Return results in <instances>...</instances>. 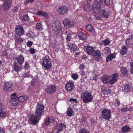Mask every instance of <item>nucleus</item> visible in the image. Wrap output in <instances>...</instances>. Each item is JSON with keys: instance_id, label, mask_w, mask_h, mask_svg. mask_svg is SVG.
<instances>
[{"instance_id": "nucleus-51", "label": "nucleus", "mask_w": 133, "mask_h": 133, "mask_svg": "<svg viewBox=\"0 0 133 133\" xmlns=\"http://www.w3.org/2000/svg\"><path fill=\"white\" fill-rule=\"evenodd\" d=\"M29 51L30 53L32 54H33L35 52H36V50L32 48H30L29 50Z\"/></svg>"}, {"instance_id": "nucleus-3", "label": "nucleus", "mask_w": 133, "mask_h": 133, "mask_svg": "<svg viewBox=\"0 0 133 133\" xmlns=\"http://www.w3.org/2000/svg\"><path fill=\"white\" fill-rule=\"evenodd\" d=\"M41 63L42 67L45 69L48 70L51 68V60L49 56H46L43 57Z\"/></svg>"}, {"instance_id": "nucleus-8", "label": "nucleus", "mask_w": 133, "mask_h": 133, "mask_svg": "<svg viewBox=\"0 0 133 133\" xmlns=\"http://www.w3.org/2000/svg\"><path fill=\"white\" fill-rule=\"evenodd\" d=\"M91 56L92 58L96 61H98L101 57V54L99 50H95Z\"/></svg>"}, {"instance_id": "nucleus-54", "label": "nucleus", "mask_w": 133, "mask_h": 133, "mask_svg": "<svg viewBox=\"0 0 133 133\" xmlns=\"http://www.w3.org/2000/svg\"><path fill=\"white\" fill-rule=\"evenodd\" d=\"M115 105L118 106L120 104V102L118 99H116L115 101Z\"/></svg>"}, {"instance_id": "nucleus-39", "label": "nucleus", "mask_w": 133, "mask_h": 133, "mask_svg": "<svg viewBox=\"0 0 133 133\" xmlns=\"http://www.w3.org/2000/svg\"><path fill=\"white\" fill-rule=\"evenodd\" d=\"M87 30L90 32H94V30L91 25H88L87 26Z\"/></svg>"}, {"instance_id": "nucleus-38", "label": "nucleus", "mask_w": 133, "mask_h": 133, "mask_svg": "<svg viewBox=\"0 0 133 133\" xmlns=\"http://www.w3.org/2000/svg\"><path fill=\"white\" fill-rule=\"evenodd\" d=\"M110 41L108 38H107L103 41V44L105 46L109 45L110 43Z\"/></svg>"}, {"instance_id": "nucleus-37", "label": "nucleus", "mask_w": 133, "mask_h": 133, "mask_svg": "<svg viewBox=\"0 0 133 133\" xmlns=\"http://www.w3.org/2000/svg\"><path fill=\"white\" fill-rule=\"evenodd\" d=\"M37 14L38 15H42L45 18L48 17V16L46 13L42 11H38L37 13Z\"/></svg>"}, {"instance_id": "nucleus-33", "label": "nucleus", "mask_w": 133, "mask_h": 133, "mask_svg": "<svg viewBox=\"0 0 133 133\" xmlns=\"http://www.w3.org/2000/svg\"><path fill=\"white\" fill-rule=\"evenodd\" d=\"M116 56L114 54H110L106 58L107 61V62L110 61L113 58L115 57Z\"/></svg>"}, {"instance_id": "nucleus-63", "label": "nucleus", "mask_w": 133, "mask_h": 133, "mask_svg": "<svg viewBox=\"0 0 133 133\" xmlns=\"http://www.w3.org/2000/svg\"><path fill=\"white\" fill-rule=\"evenodd\" d=\"M34 0H27L25 2V3L27 4L28 3L30 2H32L34 1Z\"/></svg>"}, {"instance_id": "nucleus-18", "label": "nucleus", "mask_w": 133, "mask_h": 133, "mask_svg": "<svg viewBox=\"0 0 133 133\" xmlns=\"http://www.w3.org/2000/svg\"><path fill=\"white\" fill-rule=\"evenodd\" d=\"M66 89L68 91H71L74 88V84L73 82H68L65 85Z\"/></svg>"}, {"instance_id": "nucleus-11", "label": "nucleus", "mask_w": 133, "mask_h": 133, "mask_svg": "<svg viewBox=\"0 0 133 133\" xmlns=\"http://www.w3.org/2000/svg\"><path fill=\"white\" fill-rule=\"evenodd\" d=\"M68 10L66 6H63L59 7L57 10V11L58 14L62 15L65 14Z\"/></svg>"}, {"instance_id": "nucleus-32", "label": "nucleus", "mask_w": 133, "mask_h": 133, "mask_svg": "<svg viewBox=\"0 0 133 133\" xmlns=\"http://www.w3.org/2000/svg\"><path fill=\"white\" fill-rule=\"evenodd\" d=\"M96 4H95L92 6V8L93 9V12L94 13L97 14L100 12L99 9L97 6Z\"/></svg>"}, {"instance_id": "nucleus-52", "label": "nucleus", "mask_w": 133, "mask_h": 133, "mask_svg": "<svg viewBox=\"0 0 133 133\" xmlns=\"http://www.w3.org/2000/svg\"><path fill=\"white\" fill-rule=\"evenodd\" d=\"M95 2L97 4L101 5L103 3L102 0H95Z\"/></svg>"}, {"instance_id": "nucleus-46", "label": "nucleus", "mask_w": 133, "mask_h": 133, "mask_svg": "<svg viewBox=\"0 0 133 133\" xmlns=\"http://www.w3.org/2000/svg\"><path fill=\"white\" fill-rule=\"evenodd\" d=\"M22 18L24 21H27L29 19V17L27 15H25L22 17Z\"/></svg>"}, {"instance_id": "nucleus-61", "label": "nucleus", "mask_w": 133, "mask_h": 133, "mask_svg": "<svg viewBox=\"0 0 133 133\" xmlns=\"http://www.w3.org/2000/svg\"><path fill=\"white\" fill-rule=\"evenodd\" d=\"M13 11L15 12H17L18 11V7L14 6L13 8Z\"/></svg>"}, {"instance_id": "nucleus-5", "label": "nucleus", "mask_w": 133, "mask_h": 133, "mask_svg": "<svg viewBox=\"0 0 133 133\" xmlns=\"http://www.w3.org/2000/svg\"><path fill=\"white\" fill-rule=\"evenodd\" d=\"M102 113L103 116V118L106 120H109L111 118V112L110 110L104 109L102 111Z\"/></svg>"}, {"instance_id": "nucleus-9", "label": "nucleus", "mask_w": 133, "mask_h": 133, "mask_svg": "<svg viewBox=\"0 0 133 133\" xmlns=\"http://www.w3.org/2000/svg\"><path fill=\"white\" fill-rule=\"evenodd\" d=\"M109 77L110 84L111 85L114 84L118 79V74L116 73H114L111 75Z\"/></svg>"}, {"instance_id": "nucleus-56", "label": "nucleus", "mask_w": 133, "mask_h": 133, "mask_svg": "<svg viewBox=\"0 0 133 133\" xmlns=\"http://www.w3.org/2000/svg\"><path fill=\"white\" fill-rule=\"evenodd\" d=\"M32 42L30 41H29L27 44V46L29 47H30L32 44Z\"/></svg>"}, {"instance_id": "nucleus-23", "label": "nucleus", "mask_w": 133, "mask_h": 133, "mask_svg": "<svg viewBox=\"0 0 133 133\" xmlns=\"http://www.w3.org/2000/svg\"><path fill=\"white\" fill-rule=\"evenodd\" d=\"M101 79L104 84H106L108 83H110L109 77L108 75H103Z\"/></svg>"}, {"instance_id": "nucleus-44", "label": "nucleus", "mask_w": 133, "mask_h": 133, "mask_svg": "<svg viewBox=\"0 0 133 133\" xmlns=\"http://www.w3.org/2000/svg\"><path fill=\"white\" fill-rule=\"evenodd\" d=\"M37 29L39 30H41L42 29V24L40 23H38L36 25Z\"/></svg>"}, {"instance_id": "nucleus-27", "label": "nucleus", "mask_w": 133, "mask_h": 133, "mask_svg": "<svg viewBox=\"0 0 133 133\" xmlns=\"http://www.w3.org/2000/svg\"><path fill=\"white\" fill-rule=\"evenodd\" d=\"M74 113V111L72 108L70 107H69L67 108L66 114L68 116L70 117L72 116Z\"/></svg>"}, {"instance_id": "nucleus-41", "label": "nucleus", "mask_w": 133, "mask_h": 133, "mask_svg": "<svg viewBox=\"0 0 133 133\" xmlns=\"http://www.w3.org/2000/svg\"><path fill=\"white\" fill-rule=\"evenodd\" d=\"M103 51L105 54H108L111 51L110 49V48L106 47L104 49Z\"/></svg>"}, {"instance_id": "nucleus-7", "label": "nucleus", "mask_w": 133, "mask_h": 133, "mask_svg": "<svg viewBox=\"0 0 133 133\" xmlns=\"http://www.w3.org/2000/svg\"><path fill=\"white\" fill-rule=\"evenodd\" d=\"M12 0H5L2 5V8L5 11L7 10L10 7Z\"/></svg>"}, {"instance_id": "nucleus-19", "label": "nucleus", "mask_w": 133, "mask_h": 133, "mask_svg": "<svg viewBox=\"0 0 133 133\" xmlns=\"http://www.w3.org/2000/svg\"><path fill=\"white\" fill-rule=\"evenodd\" d=\"M67 46L71 49V52H74L76 51L78 49L77 47L75 45L71 43H68Z\"/></svg>"}, {"instance_id": "nucleus-36", "label": "nucleus", "mask_w": 133, "mask_h": 133, "mask_svg": "<svg viewBox=\"0 0 133 133\" xmlns=\"http://www.w3.org/2000/svg\"><path fill=\"white\" fill-rule=\"evenodd\" d=\"M121 72L122 74L125 76L128 74V71L127 68L123 67L121 69Z\"/></svg>"}, {"instance_id": "nucleus-55", "label": "nucleus", "mask_w": 133, "mask_h": 133, "mask_svg": "<svg viewBox=\"0 0 133 133\" xmlns=\"http://www.w3.org/2000/svg\"><path fill=\"white\" fill-rule=\"evenodd\" d=\"M121 111L123 112H125L126 111H128V110L127 109V108H122L120 109Z\"/></svg>"}, {"instance_id": "nucleus-40", "label": "nucleus", "mask_w": 133, "mask_h": 133, "mask_svg": "<svg viewBox=\"0 0 133 133\" xmlns=\"http://www.w3.org/2000/svg\"><path fill=\"white\" fill-rule=\"evenodd\" d=\"M6 115V112L3 110L0 111V117L2 118H5Z\"/></svg>"}, {"instance_id": "nucleus-1", "label": "nucleus", "mask_w": 133, "mask_h": 133, "mask_svg": "<svg viewBox=\"0 0 133 133\" xmlns=\"http://www.w3.org/2000/svg\"><path fill=\"white\" fill-rule=\"evenodd\" d=\"M52 29L54 35L57 37H61L62 31L61 26L59 22L57 21L53 23L52 25Z\"/></svg>"}, {"instance_id": "nucleus-43", "label": "nucleus", "mask_w": 133, "mask_h": 133, "mask_svg": "<svg viewBox=\"0 0 133 133\" xmlns=\"http://www.w3.org/2000/svg\"><path fill=\"white\" fill-rule=\"evenodd\" d=\"M15 42L18 43H22L23 42V39L20 38H16L15 40Z\"/></svg>"}, {"instance_id": "nucleus-35", "label": "nucleus", "mask_w": 133, "mask_h": 133, "mask_svg": "<svg viewBox=\"0 0 133 133\" xmlns=\"http://www.w3.org/2000/svg\"><path fill=\"white\" fill-rule=\"evenodd\" d=\"M64 34L66 36V40L67 41H70L71 38V34L68 31H66L64 33Z\"/></svg>"}, {"instance_id": "nucleus-59", "label": "nucleus", "mask_w": 133, "mask_h": 133, "mask_svg": "<svg viewBox=\"0 0 133 133\" xmlns=\"http://www.w3.org/2000/svg\"><path fill=\"white\" fill-rule=\"evenodd\" d=\"M101 87V91L103 93L107 88H106V87L104 86H102Z\"/></svg>"}, {"instance_id": "nucleus-21", "label": "nucleus", "mask_w": 133, "mask_h": 133, "mask_svg": "<svg viewBox=\"0 0 133 133\" xmlns=\"http://www.w3.org/2000/svg\"><path fill=\"white\" fill-rule=\"evenodd\" d=\"M29 120L32 124H35L38 122L37 118L34 115H31L29 117Z\"/></svg>"}, {"instance_id": "nucleus-57", "label": "nucleus", "mask_w": 133, "mask_h": 133, "mask_svg": "<svg viewBox=\"0 0 133 133\" xmlns=\"http://www.w3.org/2000/svg\"><path fill=\"white\" fill-rule=\"evenodd\" d=\"M104 3L106 5H108L110 4L109 0H104Z\"/></svg>"}, {"instance_id": "nucleus-30", "label": "nucleus", "mask_w": 133, "mask_h": 133, "mask_svg": "<svg viewBox=\"0 0 133 133\" xmlns=\"http://www.w3.org/2000/svg\"><path fill=\"white\" fill-rule=\"evenodd\" d=\"M127 49L126 46L123 45L122 46L120 50V54L122 55H124L127 53Z\"/></svg>"}, {"instance_id": "nucleus-4", "label": "nucleus", "mask_w": 133, "mask_h": 133, "mask_svg": "<svg viewBox=\"0 0 133 133\" xmlns=\"http://www.w3.org/2000/svg\"><path fill=\"white\" fill-rule=\"evenodd\" d=\"M44 111V107L43 105L37 103V107L35 114L37 117H40Z\"/></svg>"}, {"instance_id": "nucleus-13", "label": "nucleus", "mask_w": 133, "mask_h": 133, "mask_svg": "<svg viewBox=\"0 0 133 133\" xmlns=\"http://www.w3.org/2000/svg\"><path fill=\"white\" fill-rule=\"evenodd\" d=\"M46 91L48 94H52L55 92L56 90V88L53 85H49L46 89Z\"/></svg>"}, {"instance_id": "nucleus-34", "label": "nucleus", "mask_w": 133, "mask_h": 133, "mask_svg": "<svg viewBox=\"0 0 133 133\" xmlns=\"http://www.w3.org/2000/svg\"><path fill=\"white\" fill-rule=\"evenodd\" d=\"M19 101L20 103L26 101L28 97L26 96H22L18 97Z\"/></svg>"}, {"instance_id": "nucleus-14", "label": "nucleus", "mask_w": 133, "mask_h": 133, "mask_svg": "<svg viewBox=\"0 0 133 133\" xmlns=\"http://www.w3.org/2000/svg\"><path fill=\"white\" fill-rule=\"evenodd\" d=\"M21 64H18L16 62H14L13 64V68L14 70L17 72L21 71L22 68Z\"/></svg>"}, {"instance_id": "nucleus-25", "label": "nucleus", "mask_w": 133, "mask_h": 133, "mask_svg": "<svg viewBox=\"0 0 133 133\" xmlns=\"http://www.w3.org/2000/svg\"><path fill=\"white\" fill-rule=\"evenodd\" d=\"M12 84V83L11 82H6L4 85L3 88L5 91H7L11 87Z\"/></svg>"}, {"instance_id": "nucleus-28", "label": "nucleus", "mask_w": 133, "mask_h": 133, "mask_svg": "<svg viewBox=\"0 0 133 133\" xmlns=\"http://www.w3.org/2000/svg\"><path fill=\"white\" fill-rule=\"evenodd\" d=\"M69 102L71 103V106L72 107L76 106L77 101L76 99L71 98L69 100Z\"/></svg>"}, {"instance_id": "nucleus-2", "label": "nucleus", "mask_w": 133, "mask_h": 133, "mask_svg": "<svg viewBox=\"0 0 133 133\" xmlns=\"http://www.w3.org/2000/svg\"><path fill=\"white\" fill-rule=\"evenodd\" d=\"M81 97L83 102L85 103H87L91 102L93 97L90 92H86L82 93Z\"/></svg>"}, {"instance_id": "nucleus-47", "label": "nucleus", "mask_w": 133, "mask_h": 133, "mask_svg": "<svg viewBox=\"0 0 133 133\" xmlns=\"http://www.w3.org/2000/svg\"><path fill=\"white\" fill-rule=\"evenodd\" d=\"M71 77L74 80H76L78 78V75L77 74L74 73L72 75Z\"/></svg>"}, {"instance_id": "nucleus-64", "label": "nucleus", "mask_w": 133, "mask_h": 133, "mask_svg": "<svg viewBox=\"0 0 133 133\" xmlns=\"http://www.w3.org/2000/svg\"><path fill=\"white\" fill-rule=\"evenodd\" d=\"M3 106L2 103L0 102V111L3 110Z\"/></svg>"}, {"instance_id": "nucleus-20", "label": "nucleus", "mask_w": 133, "mask_h": 133, "mask_svg": "<svg viewBox=\"0 0 133 133\" xmlns=\"http://www.w3.org/2000/svg\"><path fill=\"white\" fill-rule=\"evenodd\" d=\"M63 23L64 25H69L72 26L74 25V23L73 21H70L68 18H65L63 21Z\"/></svg>"}, {"instance_id": "nucleus-29", "label": "nucleus", "mask_w": 133, "mask_h": 133, "mask_svg": "<svg viewBox=\"0 0 133 133\" xmlns=\"http://www.w3.org/2000/svg\"><path fill=\"white\" fill-rule=\"evenodd\" d=\"M78 36L79 37L80 39L84 41L86 38L85 35L82 31H80L78 34Z\"/></svg>"}, {"instance_id": "nucleus-10", "label": "nucleus", "mask_w": 133, "mask_h": 133, "mask_svg": "<svg viewBox=\"0 0 133 133\" xmlns=\"http://www.w3.org/2000/svg\"><path fill=\"white\" fill-rule=\"evenodd\" d=\"M125 43L128 47H132L133 46V36H129L126 39Z\"/></svg>"}, {"instance_id": "nucleus-53", "label": "nucleus", "mask_w": 133, "mask_h": 133, "mask_svg": "<svg viewBox=\"0 0 133 133\" xmlns=\"http://www.w3.org/2000/svg\"><path fill=\"white\" fill-rule=\"evenodd\" d=\"M85 68V66L84 64H81L79 66V68L80 70H83Z\"/></svg>"}, {"instance_id": "nucleus-31", "label": "nucleus", "mask_w": 133, "mask_h": 133, "mask_svg": "<svg viewBox=\"0 0 133 133\" xmlns=\"http://www.w3.org/2000/svg\"><path fill=\"white\" fill-rule=\"evenodd\" d=\"M121 130L123 132H127L130 131L131 129L129 126L126 125L122 127Z\"/></svg>"}, {"instance_id": "nucleus-16", "label": "nucleus", "mask_w": 133, "mask_h": 133, "mask_svg": "<svg viewBox=\"0 0 133 133\" xmlns=\"http://www.w3.org/2000/svg\"><path fill=\"white\" fill-rule=\"evenodd\" d=\"M66 127V125L61 123H58L56 125V129L58 130L57 133H58L59 131H62L64 128Z\"/></svg>"}, {"instance_id": "nucleus-17", "label": "nucleus", "mask_w": 133, "mask_h": 133, "mask_svg": "<svg viewBox=\"0 0 133 133\" xmlns=\"http://www.w3.org/2000/svg\"><path fill=\"white\" fill-rule=\"evenodd\" d=\"M55 121V118L52 117H47L45 118V123L46 125H48L50 123H53Z\"/></svg>"}, {"instance_id": "nucleus-58", "label": "nucleus", "mask_w": 133, "mask_h": 133, "mask_svg": "<svg viewBox=\"0 0 133 133\" xmlns=\"http://www.w3.org/2000/svg\"><path fill=\"white\" fill-rule=\"evenodd\" d=\"M29 66V64L27 62H26L25 63L24 66V68L25 69H28Z\"/></svg>"}, {"instance_id": "nucleus-45", "label": "nucleus", "mask_w": 133, "mask_h": 133, "mask_svg": "<svg viewBox=\"0 0 133 133\" xmlns=\"http://www.w3.org/2000/svg\"><path fill=\"white\" fill-rule=\"evenodd\" d=\"M26 35L29 37H32L34 36V33L31 31H29L26 34Z\"/></svg>"}, {"instance_id": "nucleus-50", "label": "nucleus", "mask_w": 133, "mask_h": 133, "mask_svg": "<svg viewBox=\"0 0 133 133\" xmlns=\"http://www.w3.org/2000/svg\"><path fill=\"white\" fill-rule=\"evenodd\" d=\"M94 18L95 19L100 20L102 19V18L100 16L95 15L94 16Z\"/></svg>"}, {"instance_id": "nucleus-62", "label": "nucleus", "mask_w": 133, "mask_h": 133, "mask_svg": "<svg viewBox=\"0 0 133 133\" xmlns=\"http://www.w3.org/2000/svg\"><path fill=\"white\" fill-rule=\"evenodd\" d=\"M29 77V72H27L26 73H25L24 75V77Z\"/></svg>"}, {"instance_id": "nucleus-24", "label": "nucleus", "mask_w": 133, "mask_h": 133, "mask_svg": "<svg viewBox=\"0 0 133 133\" xmlns=\"http://www.w3.org/2000/svg\"><path fill=\"white\" fill-rule=\"evenodd\" d=\"M15 59L17 61L19 64H21L23 63L24 58L22 55H20L16 58Z\"/></svg>"}, {"instance_id": "nucleus-49", "label": "nucleus", "mask_w": 133, "mask_h": 133, "mask_svg": "<svg viewBox=\"0 0 133 133\" xmlns=\"http://www.w3.org/2000/svg\"><path fill=\"white\" fill-rule=\"evenodd\" d=\"M79 133H89V132L86 129H82L80 130Z\"/></svg>"}, {"instance_id": "nucleus-12", "label": "nucleus", "mask_w": 133, "mask_h": 133, "mask_svg": "<svg viewBox=\"0 0 133 133\" xmlns=\"http://www.w3.org/2000/svg\"><path fill=\"white\" fill-rule=\"evenodd\" d=\"M85 50L87 54L92 55L95 51L94 48L89 45H87L85 47Z\"/></svg>"}, {"instance_id": "nucleus-60", "label": "nucleus", "mask_w": 133, "mask_h": 133, "mask_svg": "<svg viewBox=\"0 0 133 133\" xmlns=\"http://www.w3.org/2000/svg\"><path fill=\"white\" fill-rule=\"evenodd\" d=\"M4 130L3 128L1 126H0V133H4Z\"/></svg>"}, {"instance_id": "nucleus-42", "label": "nucleus", "mask_w": 133, "mask_h": 133, "mask_svg": "<svg viewBox=\"0 0 133 133\" xmlns=\"http://www.w3.org/2000/svg\"><path fill=\"white\" fill-rule=\"evenodd\" d=\"M130 72L131 74H133V61H131L130 63Z\"/></svg>"}, {"instance_id": "nucleus-6", "label": "nucleus", "mask_w": 133, "mask_h": 133, "mask_svg": "<svg viewBox=\"0 0 133 133\" xmlns=\"http://www.w3.org/2000/svg\"><path fill=\"white\" fill-rule=\"evenodd\" d=\"M15 31L16 34L19 36L23 35L24 33V30L23 27L21 25H17L15 28Z\"/></svg>"}, {"instance_id": "nucleus-48", "label": "nucleus", "mask_w": 133, "mask_h": 133, "mask_svg": "<svg viewBox=\"0 0 133 133\" xmlns=\"http://www.w3.org/2000/svg\"><path fill=\"white\" fill-rule=\"evenodd\" d=\"M111 92V90L109 88L105 90L103 93L106 95H108Z\"/></svg>"}, {"instance_id": "nucleus-22", "label": "nucleus", "mask_w": 133, "mask_h": 133, "mask_svg": "<svg viewBox=\"0 0 133 133\" xmlns=\"http://www.w3.org/2000/svg\"><path fill=\"white\" fill-rule=\"evenodd\" d=\"M132 88V85L130 84H125L124 85L123 88V90L125 92L130 91Z\"/></svg>"}, {"instance_id": "nucleus-26", "label": "nucleus", "mask_w": 133, "mask_h": 133, "mask_svg": "<svg viewBox=\"0 0 133 133\" xmlns=\"http://www.w3.org/2000/svg\"><path fill=\"white\" fill-rule=\"evenodd\" d=\"M102 17L105 18L108 17L109 14V12L104 9L102 10L101 12Z\"/></svg>"}, {"instance_id": "nucleus-15", "label": "nucleus", "mask_w": 133, "mask_h": 133, "mask_svg": "<svg viewBox=\"0 0 133 133\" xmlns=\"http://www.w3.org/2000/svg\"><path fill=\"white\" fill-rule=\"evenodd\" d=\"M11 103L13 105L16 106L19 105L20 103L17 96L12 97L11 100Z\"/></svg>"}]
</instances>
